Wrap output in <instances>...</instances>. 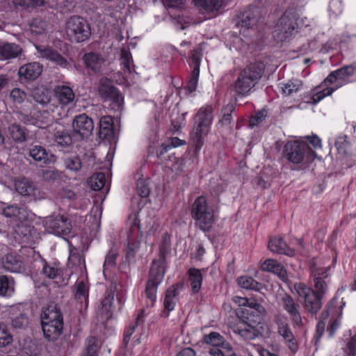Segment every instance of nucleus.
Wrapping results in <instances>:
<instances>
[{
  "mask_svg": "<svg viewBox=\"0 0 356 356\" xmlns=\"http://www.w3.org/2000/svg\"><path fill=\"white\" fill-rule=\"evenodd\" d=\"M329 267L311 268V278L314 289L307 287L303 283H296L294 289L299 298L304 300V308L312 314H316L322 307L321 299L326 293L327 284L325 279L328 277Z\"/></svg>",
  "mask_w": 356,
  "mask_h": 356,
  "instance_id": "1",
  "label": "nucleus"
},
{
  "mask_svg": "<svg viewBox=\"0 0 356 356\" xmlns=\"http://www.w3.org/2000/svg\"><path fill=\"white\" fill-rule=\"evenodd\" d=\"M171 252V236L165 232L161 236L159 245V259L152 261L149 277L146 284V307H152L156 300V292L159 285L162 282L165 273L166 257Z\"/></svg>",
  "mask_w": 356,
  "mask_h": 356,
  "instance_id": "2",
  "label": "nucleus"
},
{
  "mask_svg": "<svg viewBox=\"0 0 356 356\" xmlns=\"http://www.w3.org/2000/svg\"><path fill=\"white\" fill-rule=\"evenodd\" d=\"M214 118L213 108L206 104L199 108L194 116V122L190 134L193 155L197 156L209 134Z\"/></svg>",
  "mask_w": 356,
  "mask_h": 356,
  "instance_id": "3",
  "label": "nucleus"
},
{
  "mask_svg": "<svg viewBox=\"0 0 356 356\" xmlns=\"http://www.w3.org/2000/svg\"><path fill=\"white\" fill-rule=\"evenodd\" d=\"M263 62L255 61L241 70L233 84V90L238 97H247L254 91L265 72Z\"/></svg>",
  "mask_w": 356,
  "mask_h": 356,
  "instance_id": "4",
  "label": "nucleus"
},
{
  "mask_svg": "<svg viewBox=\"0 0 356 356\" xmlns=\"http://www.w3.org/2000/svg\"><path fill=\"white\" fill-rule=\"evenodd\" d=\"M282 156L289 163L296 165V170L309 168L316 156V153L305 142L289 140L284 146Z\"/></svg>",
  "mask_w": 356,
  "mask_h": 356,
  "instance_id": "5",
  "label": "nucleus"
},
{
  "mask_svg": "<svg viewBox=\"0 0 356 356\" xmlns=\"http://www.w3.org/2000/svg\"><path fill=\"white\" fill-rule=\"evenodd\" d=\"M301 20L294 8H288L277 19L273 36L277 42H285L293 38L299 32Z\"/></svg>",
  "mask_w": 356,
  "mask_h": 356,
  "instance_id": "6",
  "label": "nucleus"
},
{
  "mask_svg": "<svg viewBox=\"0 0 356 356\" xmlns=\"http://www.w3.org/2000/svg\"><path fill=\"white\" fill-rule=\"evenodd\" d=\"M355 67L352 65H346L332 72L325 79V84H332V87H327L323 90L313 95V101L316 103L322 100L326 96L330 95L334 90L351 82V78L355 74Z\"/></svg>",
  "mask_w": 356,
  "mask_h": 356,
  "instance_id": "7",
  "label": "nucleus"
},
{
  "mask_svg": "<svg viewBox=\"0 0 356 356\" xmlns=\"http://www.w3.org/2000/svg\"><path fill=\"white\" fill-rule=\"evenodd\" d=\"M191 217L195 220V225L203 232H209L214 222V211L209 205L205 196L197 197L191 207Z\"/></svg>",
  "mask_w": 356,
  "mask_h": 356,
  "instance_id": "8",
  "label": "nucleus"
},
{
  "mask_svg": "<svg viewBox=\"0 0 356 356\" xmlns=\"http://www.w3.org/2000/svg\"><path fill=\"white\" fill-rule=\"evenodd\" d=\"M65 32L72 42H82L88 40L91 35L89 23L83 17L73 15L65 23Z\"/></svg>",
  "mask_w": 356,
  "mask_h": 356,
  "instance_id": "9",
  "label": "nucleus"
},
{
  "mask_svg": "<svg viewBox=\"0 0 356 356\" xmlns=\"http://www.w3.org/2000/svg\"><path fill=\"white\" fill-rule=\"evenodd\" d=\"M44 225L47 232L57 236L65 238L72 236V225L70 218L66 216L58 215L56 216L47 217Z\"/></svg>",
  "mask_w": 356,
  "mask_h": 356,
  "instance_id": "10",
  "label": "nucleus"
},
{
  "mask_svg": "<svg viewBox=\"0 0 356 356\" xmlns=\"http://www.w3.org/2000/svg\"><path fill=\"white\" fill-rule=\"evenodd\" d=\"M98 92L104 102L111 103L112 109L120 110L123 103V97L118 89L115 88L112 81L106 78L99 81Z\"/></svg>",
  "mask_w": 356,
  "mask_h": 356,
  "instance_id": "11",
  "label": "nucleus"
},
{
  "mask_svg": "<svg viewBox=\"0 0 356 356\" xmlns=\"http://www.w3.org/2000/svg\"><path fill=\"white\" fill-rule=\"evenodd\" d=\"M261 12L257 6H249L236 16V26L244 30L252 29L261 20Z\"/></svg>",
  "mask_w": 356,
  "mask_h": 356,
  "instance_id": "12",
  "label": "nucleus"
},
{
  "mask_svg": "<svg viewBox=\"0 0 356 356\" xmlns=\"http://www.w3.org/2000/svg\"><path fill=\"white\" fill-rule=\"evenodd\" d=\"M275 323L277 327L278 334L283 338L289 350L293 354L296 353L298 350V344L288 324L286 318L276 315Z\"/></svg>",
  "mask_w": 356,
  "mask_h": 356,
  "instance_id": "13",
  "label": "nucleus"
},
{
  "mask_svg": "<svg viewBox=\"0 0 356 356\" xmlns=\"http://www.w3.org/2000/svg\"><path fill=\"white\" fill-rule=\"evenodd\" d=\"M278 305L289 314L293 323L296 326L302 325L300 305L287 293L280 296Z\"/></svg>",
  "mask_w": 356,
  "mask_h": 356,
  "instance_id": "14",
  "label": "nucleus"
},
{
  "mask_svg": "<svg viewBox=\"0 0 356 356\" xmlns=\"http://www.w3.org/2000/svg\"><path fill=\"white\" fill-rule=\"evenodd\" d=\"M72 125L74 135L80 139L89 137L94 129L92 120L86 114L75 116Z\"/></svg>",
  "mask_w": 356,
  "mask_h": 356,
  "instance_id": "15",
  "label": "nucleus"
},
{
  "mask_svg": "<svg viewBox=\"0 0 356 356\" xmlns=\"http://www.w3.org/2000/svg\"><path fill=\"white\" fill-rule=\"evenodd\" d=\"M95 159L92 154H84L81 156H70L64 159L65 168L74 172L80 171L82 168L88 169L93 165Z\"/></svg>",
  "mask_w": 356,
  "mask_h": 356,
  "instance_id": "16",
  "label": "nucleus"
},
{
  "mask_svg": "<svg viewBox=\"0 0 356 356\" xmlns=\"http://www.w3.org/2000/svg\"><path fill=\"white\" fill-rule=\"evenodd\" d=\"M38 57L54 62L56 65L67 67V60L53 48L45 45H35Z\"/></svg>",
  "mask_w": 356,
  "mask_h": 356,
  "instance_id": "17",
  "label": "nucleus"
},
{
  "mask_svg": "<svg viewBox=\"0 0 356 356\" xmlns=\"http://www.w3.org/2000/svg\"><path fill=\"white\" fill-rule=\"evenodd\" d=\"M42 66L37 62L29 63L21 66L18 71L20 80L33 81L42 73Z\"/></svg>",
  "mask_w": 356,
  "mask_h": 356,
  "instance_id": "18",
  "label": "nucleus"
},
{
  "mask_svg": "<svg viewBox=\"0 0 356 356\" xmlns=\"http://www.w3.org/2000/svg\"><path fill=\"white\" fill-rule=\"evenodd\" d=\"M268 248L272 252L277 254L289 257H293L295 254L294 250L290 248L283 238L280 236H273L269 239Z\"/></svg>",
  "mask_w": 356,
  "mask_h": 356,
  "instance_id": "19",
  "label": "nucleus"
},
{
  "mask_svg": "<svg viewBox=\"0 0 356 356\" xmlns=\"http://www.w3.org/2000/svg\"><path fill=\"white\" fill-rule=\"evenodd\" d=\"M261 270L273 273L283 281L287 279L286 269L276 260L272 259L265 260L261 265Z\"/></svg>",
  "mask_w": 356,
  "mask_h": 356,
  "instance_id": "20",
  "label": "nucleus"
},
{
  "mask_svg": "<svg viewBox=\"0 0 356 356\" xmlns=\"http://www.w3.org/2000/svg\"><path fill=\"white\" fill-rule=\"evenodd\" d=\"M2 267L11 273H20L23 270L22 261L20 257L14 254H7L2 258Z\"/></svg>",
  "mask_w": 356,
  "mask_h": 356,
  "instance_id": "21",
  "label": "nucleus"
},
{
  "mask_svg": "<svg viewBox=\"0 0 356 356\" xmlns=\"http://www.w3.org/2000/svg\"><path fill=\"white\" fill-rule=\"evenodd\" d=\"M44 337L49 341H55L63 332V323H41Z\"/></svg>",
  "mask_w": 356,
  "mask_h": 356,
  "instance_id": "22",
  "label": "nucleus"
},
{
  "mask_svg": "<svg viewBox=\"0 0 356 356\" xmlns=\"http://www.w3.org/2000/svg\"><path fill=\"white\" fill-rule=\"evenodd\" d=\"M42 323H63V315L57 305H49L42 312Z\"/></svg>",
  "mask_w": 356,
  "mask_h": 356,
  "instance_id": "23",
  "label": "nucleus"
},
{
  "mask_svg": "<svg viewBox=\"0 0 356 356\" xmlns=\"http://www.w3.org/2000/svg\"><path fill=\"white\" fill-rule=\"evenodd\" d=\"M99 136L102 139L110 140L114 135L113 122L111 117L106 115L99 120Z\"/></svg>",
  "mask_w": 356,
  "mask_h": 356,
  "instance_id": "24",
  "label": "nucleus"
},
{
  "mask_svg": "<svg viewBox=\"0 0 356 356\" xmlns=\"http://www.w3.org/2000/svg\"><path fill=\"white\" fill-rule=\"evenodd\" d=\"M181 288V284L171 285L165 291V295L163 301V306L165 310L168 311V315L172 312L177 304L178 288Z\"/></svg>",
  "mask_w": 356,
  "mask_h": 356,
  "instance_id": "25",
  "label": "nucleus"
},
{
  "mask_svg": "<svg viewBox=\"0 0 356 356\" xmlns=\"http://www.w3.org/2000/svg\"><path fill=\"white\" fill-rule=\"evenodd\" d=\"M83 60L86 67L91 69L95 73L101 71L104 58L99 54L94 52H89L84 54Z\"/></svg>",
  "mask_w": 356,
  "mask_h": 356,
  "instance_id": "26",
  "label": "nucleus"
},
{
  "mask_svg": "<svg viewBox=\"0 0 356 356\" xmlns=\"http://www.w3.org/2000/svg\"><path fill=\"white\" fill-rule=\"evenodd\" d=\"M9 311L14 316L10 317L11 325L13 327L23 329L28 326L29 318L25 313L19 311L18 307L12 306Z\"/></svg>",
  "mask_w": 356,
  "mask_h": 356,
  "instance_id": "27",
  "label": "nucleus"
},
{
  "mask_svg": "<svg viewBox=\"0 0 356 356\" xmlns=\"http://www.w3.org/2000/svg\"><path fill=\"white\" fill-rule=\"evenodd\" d=\"M236 106L233 103L225 105L221 111V116L217 123L218 126L224 128H229L233 123L232 115L235 112Z\"/></svg>",
  "mask_w": 356,
  "mask_h": 356,
  "instance_id": "28",
  "label": "nucleus"
},
{
  "mask_svg": "<svg viewBox=\"0 0 356 356\" xmlns=\"http://www.w3.org/2000/svg\"><path fill=\"white\" fill-rule=\"evenodd\" d=\"M15 191L22 195H35V187L33 182L26 178H19L15 181Z\"/></svg>",
  "mask_w": 356,
  "mask_h": 356,
  "instance_id": "29",
  "label": "nucleus"
},
{
  "mask_svg": "<svg viewBox=\"0 0 356 356\" xmlns=\"http://www.w3.org/2000/svg\"><path fill=\"white\" fill-rule=\"evenodd\" d=\"M22 54V47L15 43H6L0 46V56L3 59L15 58Z\"/></svg>",
  "mask_w": 356,
  "mask_h": 356,
  "instance_id": "30",
  "label": "nucleus"
},
{
  "mask_svg": "<svg viewBox=\"0 0 356 356\" xmlns=\"http://www.w3.org/2000/svg\"><path fill=\"white\" fill-rule=\"evenodd\" d=\"M55 95L59 103L65 106L73 102L75 97L72 88L65 86H57Z\"/></svg>",
  "mask_w": 356,
  "mask_h": 356,
  "instance_id": "31",
  "label": "nucleus"
},
{
  "mask_svg": "<svg viewBox=\"0 0 356 356\" xmlns=\"http://www.w3.org/2000/svg\"><path fill=\"white\" fill-rule=\"evenodd\" d=\"M2 213L6 218H16L19 221L24 220L27 217L26 209L16 204H10L5 207L3 209Z\"/></svg>",
  "mask_w": 356,
  "mask_h": 356,
  "instance_id": "32",
  "label": "nucleus"
},
{
  "mask_svg": "<svg viewBox=\"0 0 356 356\" xmlns=\"http://www.w3.org/2000/svg\"><path fill=\"white\" fill-rule=\"evenodd\" d=\"M347 138L348 137L346 135L339 136L335 140V147L338 151V153L344 156L343 159L346 161L347 166L351 167L353 165H355L356 163V159H351L350 163H348V158L350 143L348 141Z\"/></svg>",
  "mask_w": 356,
  "mask_h": 356,
  "instance_id": "33",
  "label": "nucleus"
},
{
  "mask_svg": "<svg viewBox=\"0 0 356 356\" xmlns=\"http://www.w3.org/2000/svg\"><path fill=\"white\" fill-rule=\"evenodd\" d=\"M89 294V285L84 280H77L74 284V298L80 303L85 302L87 306Z\"/></svg>",
  "mask_w": 356,
  "mask_h": 356,
  "instance_id": "34",
  "label": "nucleus"
},
{
  "mask_svg": "<svg viewBox=\"0 0 356 356\" xmlns=\"http://www.w3.org/2000/svg\"><path fill=\"white\" fill-rule=\"evenodd\" d=\"M29 155L35 161L44 163H49L51 161V158L54 157V155H49L46 149L41 145H35L30 148Z\"/></svg>",
  "mask_w": 356,
  "mask_h": 356,
  "instance_id": "35",
  "label": "nucleus"
},
{
  "mask_svg": "<svg viewBox=\"0 0 356 356\" xmlns=\"http://www.w3.org/2000/svg\"><path fill=\"white\" fill-rule=\"evenodd\" d=\"M238 285L244 289L259 291L263 289V284L252 277L243 275L237 278Z\"/></svg>",
  "mask_w": 356,
  "mask_h": 356,
  "instance_id": "36",
  "label": "nucleus"
},
{
  "mask_svg": "<svg viewBox=\"0 0 356 356\" xmlns=\"http://www.w3.org/2000/svg\"><path fill=\"white\" fill-rule=\"evenodd\" d=\"M120 65L123 74L127 79L131 78V63H132V56L129 51L125 48L122 49L120 54Z\"/></svg>",
  "mask_w": 356,
  "mask_h": 356,
  "instance_id": "37",
  "label": "nucleus"
},
{
  "mask_svg": "<svg viewBox=\"0 0 356 356\" xmlns=\"http://www.w3.org/2000/svg\"><path fill=\"white\" fill-rule=\"evenodd\" d=\"M195 6L203 12L213 13L222 6V0H194Z\"/></svg>",
  "mask_w": 356,
  "mask_h": 356,
  "instance_id": "38",
  "label": "nucleus"
},
{
  "mask_svg": "<svg viewBox=\"0 0 356 356\" xmlns=\"http://www.w3.org/2000/svg\"><path fill=\"white\" fill-rule=\"evenodd\" d=\"M113 298V294L108 293L102 301L100 314L102 321H108L112 318V305Z\"/></svg>",
  "mask_w": 356,
  "mask_h": 356,
  "instance_id": "39",
  "label": "nucleus"
},
{
  "mask_svg": "<svg viewBox=\"0 0 356 356\" xmlns=\"http://www.w3.org/2000/svg\"><path fill=\"white\" fill-rule=\"evenodd\" d=\"M15 292V282L13 278L0 275V295L10 297Z\"/></svg>",
  "mask_w": 356,
  "mask_h": 356,
  "instance_id": "40",
  "label": "nucleus"
},
{
  "mask_svg": "<svg viewBox=\"0 0 356 356\" xmlns=\"http://www.w3.org/2000/svg\"><path fill=\"white\" fill-rule=\"evenodd\" d=\"M208 353L211 356H236V353L229 342L217 347H209Z\"/></svg>",
  "mask_w": 356,
  "mask_h": 356,
  "instance_id": "41",
  "label": "nucleus"
},
{
  "mask_svg": "<svg viewBox=\"0 0 356 356\" xmlns=\"http://www.w3.org/2000/svg\"><path fill=\"white\" fill-rule=\"evenodd\" d=\"M189 280L193 293H197L202 286V275L199 269L191 268L188 270Z\"/></svg>",
  "mask_w": 356,
  "mask_h": 356,
  "instance_id": "42",
  "label": "nucleus"
},
{
  "mask_svg": "<svg viewBox=\"0 0 356 356\" xmlns=\"http://www.w3.org/2000/svg\"><path fill=\"white\" fill-rule=\"evenodd\" d=\"M234 332L239 334L245 340H252L259 335V332L253 326L243 324L234 330Z\"/></svg>",
  "mask_w": 356,
  "mask_h": 356,
  "instance_id": "43",
  "label": "nucleus"
},
{
  "mask_svg": "<svg viewBox=\"0 0 356 356\" xmlns=\"http://www.w3.org/2000/svg\"><path fill=\"white\" fill-rule=\"evenodd\" d=\"M11 138L17 143H22L26 140V129L17 124H12L8 127Z\"/></svg>",
  "mask_w": 356,
  "mask_h": 356,
  "instance_id": "44",
  "label": "nucleus"
},
{
  "mask_svg": "<svg viewBox=\"0 0 356 356\" xmlns=\"http://www.w3.org/2000/svg\"><path fill=\"white\" fill-rule=\"evenodd\" d=\"M32 97L36 102L42 105L47 104L51 100L50 92L42 88H35L32 92Z\"/></svg>",
  "mask_w": 356,
  "mask_h": 356,
  "instance_id": "45",
  "label": "nucleus"
},
{
  "mask_svg": "<svg viewBox=\"0 0 356 356\" xmlns=\"http://www.w3.org/2000/svg\"><path fill=\"white\" fill-rule=\"evenodd\" d=\"M203 341L210 345V347H217L227 342L221 334L216 332H211L208 334H204Z\"/></svg>",
  "mask_w": 356,
  "mask_h": 356,
  "instance_id": "46",
  "label": "nucleus"
},
{
  "mask_svg": "<svg viewBox=\"0 0 356 356\" xmlns=\"http://www.w3.org/2000/svg\"><path fill=\"white\" fill-rule=\"evenodd\" d=\"M281 85L282 93L286 96L298 92L302 88V82L299 80L290 81L285 83H281Z\"/></svg>",
  "mask_w": 356,
  "mask_h": 356,
  "instance_id": "47",
  "label": "nucleus"
},
{
  "mask_svg": "<svg viewBox=\"0 0 356 356\" xmlns=\"http://www.w3.org/2000/svg\"><path fill=\"white\" fill-rule=\"evenodd\" d=\"M200 76V70H193L187 81L184 89L186 95H190L196 90L198 79Z\"/></svg>",
  "mask_w": 356,
  "mask_h": 356,
  "instance_id": "48",
  "label": "nucleus"
},
{
  "mask_svg": "<svg viewBox=\"0 0 356 356\" xmlns=\"http://www.w3.org/2000/svg\"><path fill=\"white\" fill-rule=\"evenodd\" d=\"M97 339L94 337H90L87 338L86 348L80 356H97Z\"/></svg>",
  "mask_w": 356,
  "mask_h": 356,
  "instance_id": "49",
  "label": "nucleus"
},
{
  "mask_svg": "<svg viewBox=\"0 0 356 356\" xmlns=\"http://www.w3.org/2000/svg\"><path fill=\"white\" fill-rule=\"evenodd\" d=\"M136 193L141 198L145 199V203L147 201L148 197L150 193V187L149 186L148 180L140 179L136 183V187L135 188Z\"/></svg>",
  "mask_w": 356,
  "mask_h": 356,
  "instance_id": "50",
  "label": "nucleus"
},
{
  "mask_svg": "<svg viewBox=\"0 0 356 356\" xmlns=\"http://www.w3.org/2000/svg\"><path fill=\"white\" fill-rule=\"evenodd\" d=\"M55 141L58 147H67L72 144V136L66 131H57L55 134Z\"/></svg>",
  "mask_w": 356,
  "mask_h": 356,
  "instance_id": "51",
  "label": "nucleus"
},
{
  "mask_svg": "<svg viewBox=\"0 0 356 356\" xmlns=\"http://www.w3.org/2000/svg\"><path fill=\"white\" fill-rule=\"evenodd\" d=\"M106 181L105 175L102 172L93 175L89 179L90 187L94 191L102 189Z\"/></svg>",
  "mask_w": 356,
  "mask_h": 356,
  "instance_id": "52",
  "label": "nucleus"
},
{
  "mask_svg": "<svg viewBox=\"0 0 356 356\" xmlns=\"http://www.w3.org/2000/svg\"><path fill=\"white\" fill-rule=\"evenodd\" d=\"M43 274L49 279L60 280L63 275V270L45 264L42 268Z\"/></svg>",
  "mask_w": 356,
  "mask_h": 356,
  "instance_id": "53",
  "label": "nucleus"
},
{
  "mask_svg": "<svg viewBox=\"0 0 356 356\" xmlns=\"http://www.w3.org/2000/svg\"><path fill=\"white\" fill-rule=\"evenodd\" d=\"M46 0H13L16 6H21L24 8H34L44 5Z\"/></svg>",
  "mask_w": 356,
  "mask_h": 356,
  "instance_id": "54",
  "label": "nucleus"
},
{
  "mask_svg": "<svg viewBox=\"0 0 356 356\" xmlns=\"http://www.w3.org/2000/svg\"><path fill=\"white\" fill-rule=\"evenodd\" d=\"M13 341L12 335L8 332L6 327L0 325V347H6Z\"/></svg>",
  "mask_w": 356,
  "mask_h": 356,
  "instance_id": "55",
  "label": "nucleus"
},
{
  "mask_svg": "<svg viewBox=\"0 0 356 356\" xmlns=\"http://www.w3.org/2000/svg\"><path fill=\"white\" fill-rule=\"evenodd\" d=\"M190 60L191 61V66L193 70H200L201 63L202 53L198 49H195L191 52Z\"/></svg>",
  "mask_w": 356,
  "mask_h": 356,
  "instance_id": "56",
  "label": "nucleus"
},
{
  "mask_svg": "<svg viewBox=\"0 0 356 356\" xmlns=\"http://www.w3.org/2000/svg\"><path fill=\"white\" fill-rule=\"evenodd\" d=\"M26 92L18 88L13 89L10 92V97L16 104H22L26 99Z\"/></svg>",
  "mask_w": 356,
  "mask_h": 356,
  "instance_id": "57",
  "label": "nucleus"
},
{
  "mask_svg": "<svg viewBox=\"0 0 356 356\" xmlns=\"http://www.w3.org/2000/svg\"><path fill=\"white\" fill-rule=\"evenodd\" d=\"M47 29V24L41 19H34L31 23V30L36 34H41Z\"/></svg>",
  "mask_w": 356,
  "mask_h": 356,
  "instance_id": "58",
  "label": "nucleus"
},
{
  "mask_svg": "<svg viewBox=\"0 0 356 356\" xmlns=\"http://www.w3.org/2000/svg\"><path fill=\"white\" fill-rule=\"evenodd\" d=\"M267 116V111L266 110H261L259 111L250 120V126L251 127H256L259 125L261 122H263Z\"/></svg>",
  "mask_w": 356,
  "mask_h": 356,
  "instance_id": "59",
  "label": "nucleus"
},
{
  "mask_svg": "<svg viewBox=\"0 0 356 356\" xmlns=\"http://www.w3.org/2000/svg\"><path fill=\"white\" fill-rule=\"evenodd\" d=\"M338 300L337 298L331 299L326 305L325 309L322 312L321 317L323 319H327L328 316L334 313L337 305Z\"/></svg>",
  "mask_w": 356,
  "mask_h": 356,
  "instance_id": "60",
  "label": "nucleus"
},
{
  "mask_svg": "<svg viewBox=\"0 0 356 356\" xmlns=\"http://www.w3.org/2000/svg\"><path fill=\"white\" fill-rule=\"evenodd\" d=\"M338 300L337 298L331 299L326 305L325 309L322 312L321 317L323 319H327L328 316L334 313L337 305Z\"/></svg>",
  "mask_w": 356,
  "mask_h": 356,
  "instance_id": "61",
  "label": "nucleus"
},
{
  "mask_svg": "<svg viewBox=\"0 0 356 356\" xmlns=\"http://www.w3.org/2000/svg\"><path fill=\"white\" fill-rule=\"evenodd\" d=\"M58 195L61 199L67 200H73L76 196L75 192L68 187L60 188L58 192Z\"/></svg>",
  "mask_w": 356,
  "mask_h": 356,
  "instance_id": "62",
  "label": "nucleus"
},
{
  "mask_svg": "<svg viewBox=\"0 0 356 356\" xmlns=\"http://www.w3.org/2000/svg\"><path fill=\"white\" fill-rule=\"evenodd\" d=\"M240 305L250 309H254L257 312H259L260 309L262 308V306L254 300H249L245 298H241Z\"/></svg>",
  "mask_w": 356,
  "mask_h": 356,
  "instance_id": "63",
  "label": "nucleus"
},
{
  "mask_svg": "<svg viewBox=\"0 0 356 356\" xmlns=\"http://www.w3.org/2000/svg\"><path fill=\"white\" fill-rule=\"evenodd\" d=\"M346 353L348 356L356 355V334L347 343Z\"/></svg>",
  "mask_w": 356,
  "mask_h": 356,
  "instance_id": "64",
  "label": "nucleus"
}]
</instances>
